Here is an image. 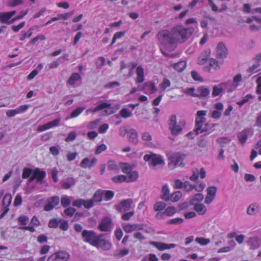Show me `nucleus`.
I'll return each instance as SVG.
<instances>
[{"instance_id": "5", "label": "nucleus", "mask_w": 261, "mask_h": 261, "mask_svg": "<svg viewBox=\"0 0 261 261\" xmlns=\"http://www.w3.org/2000/svg\"><path fill=\"white\" fill-rule=\"evenodd\" d=\"M207 111L205 110H199L196 113L195 119V128L194 132L196 135L199 134V130L202 129V126L206 121L205 116Z\"/></svg>"}, {"instance_id": "27", "label": "nucleus", "mask_w": 261, "mask_h": 261, "mask_svg": "<svg viewBox=\"0 0 261 261\" xmlns=\"http://www.w3.org/2000/svg\"><path fill=\"white\" fill-rule=\"evenodd\" d=\"M186 65L187 63L185 61H180L176 63L171 64V66L179 72L183 71L185 69Z\"/></svg>"}, {"instance_id": "64", "label": "nucleus", "mask_w": 261, "mask_h": 261, "mask_svg": "<svg viewBox=\"0 0 261 261\" xmlns=\"http://www.w3.org/2000/svg\"><path fill=\"white\" fill-rule=\"evenodd\" d=\"M135 212L134 211L125 213L122 215L121 219L124 221H128L130 219V217L133 216Z\"/></svg>"}, {"instance_id": "42", "label": "nucleus", "mask_w": 261, "mask_h": 261, "mask_svg": "<svg viewBox=\"0 0 261 261\" xmlns=\"http://www.w3.org/2000/svg\"><path fill=\"white\" fill-rule=\"evenodd\" d=\"M102 196L105 197L106 201L111 200L114 196V192L111 190H103Z\"/></svg>"}, {"instance_id": "31", "label": "nucleus", "mask_w": 261, "mask_h": 261, "mask_svg": "<svg viewBox=\"0 0 261 261\" xmlns=\"http://www.w3.org/2000/svg\"><path fill=\"white\" fill-rule=\"evenodd\" d=\"M119 168H121L122 172L124 174H127L133 170V167L128 163L120 162Z\"/></svg>"}, {"instance_id": "63", "label": "nucleus", "mask_w": 261, "mask_h": 261, "mask_svg": "<svg viewBox=\"0 0 261 261\" xmlns=\"http://www.w3.org/2000/svg\"><path fill=\"white\" fill-rule=\"evenodd\" d=\"M191 76H192V77L194 79V80H195L196 81H199V82L203 81V79L201 77V76H200L199 73L195 70H193L191 71Z\"/></svg>"}, {"instance_id": "16", "label": "nucleus", "mask_w": 261, "mask_h": 261, "mask_svg": "<svg viewBox=\"0 0 261 261\" xmlns=\"http://www.w3.org/2000/svg\"><path fill=\"white\" fill-rule=\"evenodd\" d=\"M217 57L219 58H225L226 57L228 52L227 49L223 42H219L217 47Z\"/></svg>"}, {"instance_id": "26", "label": "nucleus", "mask_w": 261, "mask_h": 261, "mask_svg": "<svg viewBox=\"0 0 261 261\" xmlns=\"http://www.w3.org/2000/svg\"><path fill=\"white\" fill-rule=\"evenodd\" d=\"M259 211V206L256 203H252L248 206L246 213L249 215H254Z\"/></svg>"}, {"instance_id": "60", "label": "nucleus", "mask_w": 261, "mask_h": 261, "mask_svg": "<svg viewBox=\"0 0 261 261\" xmlns=\"http://www.w3.org/2000/svg\"><path fill=\"white\" fill-rule=\"evenodd\" d=\"M77 136V134L75 132H70L68 136L65 138V141L68 142L69 141H73L74 140Z\"/></svg>"}, {"instance_id": "3", "label": "nucleus", "mask_w": 261, "mask_h": 261, "mask_svg": "<svg viewBox=\"0 0 261 261\" xmlns=\"http://www.w3.org/2000/svg\"><path fill=\"white\" fill-rule=\"evenodd\" d=\"M143 160L148 162L149 165L153 167L165 164L164 160L161 155L152 152L145 154L143 156Z\"/></svg>"}, {"instance_id": "43", "label": "nucleus", "mask_w": 261, "mask_h": 261, "mask_svg": "<svg viewBox=\"0 0 261 261\" xmlns=\"http://www.w3.org/2000/svg\"><path fill=\"white\" fill-rule=\"evenodd\" d=\"M119 115L121 117L126 119L132 116V113L127 109L123 108L120 111Z\"/></svg>"}, {"instance_id": "23", "label": "nucleus", "mask_w": 261, "mask_h": 261, "mask_svg": "<svg viewBox=\"0 0 261 261\" xmlns=\"http://www.w3.org/2000/svg\"><path fill=\"white\" fill-rule=\"evenodd\" d=\"M186 122L184 120L181 121L179 122V124H176L175 125H173L169 129L171 131V133L173 135H178L181 131L182 127L181 125L185 126Z\"/></svg>"}, {"instance_id": "20", "label": "nucleus", "mask_w": 261, "mask_h": 261, "mask_svg": "<svg viewBox=\"0 0 261 261\" xmlns=\"http://www.w3.org/2000/svg\"><path fill=\"white\" fill-rule=\"evenodd\" d=\"M76 182L75 179L72 177H68L63 179L61 181L62 187L64 189H68L70 187L75 185Z\"/></svg>"}, {"instance_id": "58", "label": "nucleus", "mask_w": 261, "mask_h": 261, "mask_svg": "<svg viewBox=\"0 0 261 261\" xmlns=\"http://www.w3.org/2000/svg\"><path fill=\"white\" fill-rule=\"evenodd\" d=\"M28 11L29 10L26 11H21L18 16L11 19L9 22L13 23L15 21L22 18L28 13Z\"/></svg>"}, {"instance_id": "40", "label": "nucleus", "mask_w": 261, "mask_h": 261, "mask_svg": "<svg viewBox=\"0 0 261 261\" xmlns=\"http://www.w3.org/2000/svg\"><path fill=\"white\" fill-rule=\"evenodd\" d=\"M112 180L116 184L122 183L123 182H127L126 175H119L114 176L112 178Z\"/></svg>"}, {"instance_id": "7", "label": "nucleus", "mask_w": 261, "mask_h": 261, "mask_svg": "<svg viewBox=\"0 0 261 261\" xmlns=\"http://www.w3.org/2000/svg\"><path fill=\"white\" fill-rule=\"evenodd\" d=\"M46 176L45 171L37 168L34 169L33 175L29 178L28 182H31L36 180V182L39 184H42L44 182V179Z\"/></svg>"}, {"instance_id": "24", "label": "nucleus", "mask_w": 261, "mask_h": 261, "mask_svg": "<svg viewBox=\"0 0 261 261\" xmlns=\"http://www.w3.org/2000/svg\"><path fill=\"white\" fill-rule=\"evenodd\" d=\"M220 68L218 61L215 59H210L208 66L203 67L205 71H210L211 68L217 70Z\"/></svg>"}, {"instance_id": "12", "label": "nucleus", "mask_w": 261, "mask_h": 261, "mask_svg": "<svg viewBox=\"0 0 261 261\" xmlns=\"http://www.w3.org/2000/svg\"><path fill=\"white\" fill-rule=\"evenodd\" d=\"M12 201V196L10 194H6L3 197L2 211L3 213L0 215V219H2L9 211V206Z\"/></svg>"}, {"instance_id": "35", "label": "nucleus", "mask_w": 261, "mask_h": 261, "mask_svg": "<svg viewBox=\"0 0 261 261\" xmlns=\"http://www.w3.org/2000/svg\"><path fill=\"white\" fill-rule=\"evenodd\" d=\"M210 57V52L205 51L198 59L197 62L199 65H203L207 61Z\"/></svg>"}, {"instance_id": "54", "label": "nucleus", "mask_w": 261, "mask_h": 261, "mask_svg": "<svg viewBox=\"0 0 261 261\" xmlns=\"http://www.w3.org/2000/svg\"><path fill=\"white\" fill-rule=\"evenodd\" d=\"M76 212V209L74 207H67L64 211L65 215L68 217H72Z\"/></svg>"}, {"instance_id": "49", "label": "nucleus", "mask_w": 261, "mask_h": 261, "mask_svg": "<svg viewBox=\"0 0 261 261\" xmlns=\"http://www.w3.org/2000/svg\"><path fill=\"white\" fill-rule=\"evenodd\" d=\"M125 32L124 31H121V32H116L113 36V37L112 38V42L110 44V45H112L113 44H114L118 39H120L122 38L125 35Z\"/></svg>"}, {"instance_id": "13", "label": "nucleus", "mask_w": 261, "mask_h": 261, "mask_svg": "<svg viewBox=\"0 0 261 261\" xmlns=\"http://www.w3.org/2000/svg\"><path fill=\"white\" fill-rule=\"evenodd\" d=\"M231 82L228 81L215 85L213 88L212 96L216 97L222 94L224 90L227 89V86L230 85Z\"/></svg>"}, {"instance_id": "34", "label": "nucleus", "mask_w": 261, "mask_h": 261, "mask_svg": "<svg viewBox=\"0 0 261 261\" xmlns=\"http://www.w3.org/2000/svg\"><path fill=\"white\" fill-rule=\"evenodd\" d=\"M126 176L127 182H134L137 180L138 178V172L137 171H131L127 174Z\"/></svg>"}, {"instance_id": "33", "label": "nucleus", "mask_w": 261, "mask_h": 261, "mask_svg": "<svg viewBox=\"0 0 261 261\" xmlns=\"http://www.w3.org/2000/svg\"><path fill=\"white\" fill-rule=\"evenodd\" d=\"M150 244L156 248L160 251L168 249L167 244L164 243L151 241Z\"/></svg>"}, {"instance_id": "45", "label": "nucleus", "mask_w": 261, "mask_h": 261, "mask_svg": "<svg viewBox=\"0 0 261 261\" xmlns=\"http://www.w3.org/2000/svg\"><path fill=\"white\" fill-rule=\"evenodd\" d=\"M107 166L108 169L110 171H118L119 169V165L118 166L115 162L112 160L108 162Z\"/></svg>"}, {"instance_id": "44", "label": "nucleus", "mask_w": 261, "mask_h": 261, "mask_svg": "<svg viewBox=\"0 0 261 261\" xmlns=\"http://www.w3.org/2000/svg\"><path fill=\"white\" fill-rule=\"evenodd\" d=\"M10 19V17H9L7 12H0V21L2 23L11 24L12 23L9 22Z\"/></svg>"}, {"instance_id": "39", "label": "nucleus", "mask_w": 261, "mask_h": 261, "mask_svg": "<svg viewBox=\"0 0 261 261\" xmlns=\"http://www.w3.org/2000/svg\"><path fill=\"white\" fill-rule=\"evenodd\" d=\"M81 79V76L78 73H72L69 79H68V83L70 85H73L75 83Z\"/></svg>"}, {"instance_id": "4", "label": "nucleus", "mask_w": 261, "mask_h": 261, "mask_svg": "<svg viewBox=\"0 0 261 261\" xmlns=\"http://www.w3.org/2000/svg\"><path fill=\"white\" fill-rule=\"evenodd\" d=\"M82 237L85 242L94 246L99 237V234L97 235L94 230L84 229L82 231Z\"/></svg>"}, {"instance_id": "22", "label": "nucleus", "mask_w": 261, "mask_h": 261, "mask_svg": "<svg viewBox=\"0 0 261 261\" xmlns=\"http://www.w3.org/2000/svg\"><path fill=\"white\" fill-rule=\"evenodd\" d=\"M128 141L132 143L137 144L138 143V133L134 128H131L128 132Z\"/></svg>"}, {"instance_id": "18", "label": "nucleus", "mask_w": 261, "mask_h": 261, "mask_svg": "<svg viewBox=\"0 0 261 261\" xmlns=\"http://www.w3.org/2000/svg\"><path fill=\"white\" fill-rule=\"evenodd\" d=\"M143 90L146 94H153L157 91V88L154 83L146 82L143 84Z\"/></svg>"}, {"instance_id": "8", "label": "nucleus", "mask_w": 261, "mask_h": 261, "mask_svg": "<svg viewBox=\"0 0 261 261\" xmlns=\"http://www.w3.org/2000/svg\"><path fill=\"white\" fill-rule=\"evenodd\" d=\"M134 203L132 199L128 198L121 201L119 203L114 205V207L119 213H123L128 211Z\"/></svg>"}, {"instance_id": "57", "label": "nucleus", "mask_w": 261, "mask_h": 261, "mask_svg": "<svg viewBox=\"0 0 261 261\" xmlns=\"http://www.w3.org/2000/svg\"><path fill=\"white\" fill-rule=\"evenodd\" d=\"M18 220L20 224L24 226L28 224L29 219L28 216H20L18 217Z\"/></svg>"}, {"instance_id": "46", "label": "nucleus", "mask_w": 261, "mask_h": 261, "mask_svg": "<svg viewBox=\"0 0 261 261\" xmlns=\"http://www.w3.org/2000/svg\"><path fill=\"white\" fill-rule=\"evenodd\" d=\"M176 213V210L174 206H168L164 211V214L167 216H172Z\"/></svg>"}, {"instance_id": "51", "label": "nucleus", "mask_w": 261, "mask_h": 261, "mask_svg": "<svg viewBox=\"0 0 261 261\" xmlns=\"http://www.w3.org/2000/svg\"><path fill=\"white\" fill-rule=\"evenodd\" d=\"M231 141V139L228 137H222L219 138L217 140V142L221 145L223 147L227 144H228Z\"/></svg>"}, {"instance_id": "29", "label": "nucleus", "mask_w": 261, "mask_h": 261, "mask_svg": "<svg viewBox=\"0 0 261 261\" xmlns=\"http://www.w3.org/2000/svg\"><path fill=\"white\" fill-rule=\"evenodd\" d=\"M204 198V196L201 193H197L193 196L190 200V205H194L199 203Z\"/></svg>"}, {"instance_id": "50", "label": "nucleus", "mask_w": 261, "mask_h": 261, "mask_svg": "<svg viewBox=\"0 0 261 261\" xmlns=\"http://www.w3.org/2000/svg\"><path fill=\"white\" fill-rule=\"evenodd\" d=\"M195 241L202 246L206 245L210 243V240L209 239H206L203 237H197L195 239Z\"/></svg>"}, {"instance_id": "32", "label": "nucleus", "mask_w": 261, "mask_h": 261, "mask_svg": "<svg viewBox=\"0 0 261 261\" xmlns=\"http://www.w3.org/2000/svg\"><path fill=\"white\" fill-rule=\"evenodd\" d=\"M194 210L200 215H204L206 211V206L203 203H198L193 205Z\"/></svg>"}, {"instance_id": "36", "label": "nucleus", "mask_w": 261, "mask_h": 261, "mask_svg": "<svg viewBox=\"0 0 261 261\" xmlns=\"http://www.w3.org/2000/svg\"><path fill=\"white\" fill-rule=\"evenodd\" d=\"M34 170L29 168L25 167L22 170V177L23 179H28L33 175Z\"/></svg>"}, {"instance_id": "38", "label": "nucleus", "mask_w": 261, "mask_h": 261, "mask_svg": "<svg viewBox=\"0 0 261 261\" xmlns=\"http://www.w3.org/2000/svg\"><path fill=\"white\" fill-rule=\"evenodd\" d=\"M166 206V204L163 201H158L153 205V210L155 212H161L164 210Z\"/></svg>"}, {"instance_id": "10", "label": "nucleus", "mask_w": 261, "mask_h": 261, "mask_svg": "<svg viewBox=\"0 0 261 261\" xmlns=\"http://www.w3.org/2000/svg\"><path fill=\"white\" fill-rule=\"evenodd\" d=\"M113 227L112 219L110 217L107 216L101 219L98 228L101 231L110 232L112 231Z\"/></svg>"}, {"instance_id": "30", "label": "nucleus", "mask_w": 261, "mask_h": 261, "mask_svg": "<svg viewBox=\"0 0 261 261\" xmlns=\"http://www.w3.org/2000/svg\"><path fill=\"white\" fill-rule=\"evenodd\" d=\"M102 190L98 189L94 193L91 199L93 202L99 203L102 200Z\"/></svg>"}, {"instance_id": "21", "label": "nucleus", "mask_w": 261, "mask_h": 261, "mask_svg": "<svg viewBox=\"0 0 261 261\" xmlns=\"http://www.w3.org/2000/svg\"><path fill=\"white\" fill-rule=\"evenodd\" d=\"M160 198L163 200L168 202L170 200V191L168 185L165 184L162 187Z\"/></svg>"}, {"instance_id": "28", "label": "nucleus", "mask_w": 261, "mask_h": 261, "mask_svg": "<svg viewBox=\"0 0 261 261\" xmlns=\"http://www.w3.org/2000/svg\"><path fill=\"white\" fill-rule=\"evenodd\" d=\"M136 72L137 75L136 83H142L144 80V69L141 66H139L137 68Z\"/></svg>"}, {"instance_id": "1", "label": "nucleus", "mask_w": 261, "mask_h": 261, "mask_svg": "<svg viewBox=\"0 0 261 261\" xmlns=\"http://www.w3.org/2000/svg\"><path fill=\"white\" fill-rule=\"evenodd\" d=\"M194 29L192 27L186 28L182 25L174 27L171 32L163 30L158 34V37L161 43L169 51L174 50L178 42H184L192 34Z\"/></svg>"}, {"instance_id": "61", "label": "nucleus", "mask_w": 261, "mask_h": 261, "mask_svg": "<svg viewBox=\"0 0 261 261\" xmlns=\"http://www.w3.org/2000/svg\"><path fill=\"white\" fill-rule=\"evenodd\" d=\"M183 184V188L186 191L190 192L194 189V185L191 184L189 181H186L184 182Z\"/></svg>"}, {"instance_id": "47", "label": "nucleus", "mask_w": 261, "mask_h": 261, "mask_svg": "<svg viewBox=\"0 0 261 261\" xmlns=\"http://www.w3.org/2000/svg\"><path fill=\"white\" fill-rule=\"evenodd\" d=\"M184 219L181 218H175L169 220L167 222V224L178 225L182 223Z\"/></svg>"}, {"instance_id": "62", "label": "nucleus", "mask_w": 261, "mask_h": 261, "mask_svg": "<svg viewBox=\"0 0 261 261\" xmlns=\"http://www.w3.org/2000/svg\"><path fill=\"white\" fill-rule=\"evenodd\" d=\"M192 175L190 176V179L193 181H196L199 177V171L197 169L194 168L192 170Z\"/></svg>"}, {"instance_id": "52", "label": "nucleus", "mask_w": 261, "mask_h": 261, "mask_svg": "<svg viewBox=\"0 0 261 261\" xmlns=\"http://www.w3.org/2000/svg\"><path fill=\"white\" fill-rule=\"evenodd\" d=\"M171 85V82L169 80L164 78L163 82L160 84L159 87L163 90H165L167 88L169 87Z\"/></svg>"}, {"instance_id": "9", "label": "nucleus", "mask_w": 261, "mask_h": 261, "mask_svg": "<svg viewBox=\"0 0 261 261\" xmlns=\"http://www.w3.org/2000/svg\"><path fill=\"white\" fill-rule=\"evenodd\" d=\"M69 257L70 254L68 252L61 250L50 255L47 261H67Z\"/></svg>"}, {"instance_id": "11", "label": "nucleus", "mask_w": 261, "mask_h": 261, "mask_svg": "<svg viewBox=\"0 0 261 261\" xmlns=\"http://www.w3.org/2000/svg\"><path fill=\"white\" fill-rule=\"evenodd\" d=\"M102 237L103 234H99V237L94 246L97 248H101L105 251H108L112 248V244L110 241L102 239Z\"/></svg>"}, {"instance_id": "48", "label": "nucleus", "mask_w": 261, "mask_h": 261, "mask_svg": "<svg viewBox=\"0 0 261 261\" xmlns=\"http://www.w3.org/2000/svg\"><path fill=\"white\" fill-rule=\"evenodd\" d=\"M61 203L63 207H67L70 205L71 201L68 196L65 195L61 198Z\"/></svg>"}, {"instance_id": "17", "label": "nucleus", "mask_w": 261, "mask_h": 261, "mask_svg": "<svg viewBox=\"0 0 261 261\" xmlns=\"http://www.w3.org/2000/svg\"><path fill=\"white\" fill-rule=\"evenodd\" d=\"M123 229L126 233H130L136 230H142L143 229V224H130L129 223H126L123 225Z\"/></svg>"}, {"instance_id": "2", "label": "nucleus", "mask_w": 261, "mask_h": 261, "mask_svg": "<svg viewBox=\"0 0 261 261\" xmlns=\"http://www.w3.org/2000/svg\"><path fill=\"white\" fill-rule=\"evenodd\" d=\"M120 108L119 105H117L115 106H112L110 103L105 102L103 100H100L94 108L92 110L94 113L104 110V115L108 116L112 115L115 113Z\"/></svg>"}, {"instance_id": "41", "label": "nucleus", "mask_w": 261, "mask_h": 261, "mask_svg": "<svg viewBox=\"0 0 261 261\" xmlns=\"http://www.w3.org/2000/svg\"><path fill=\"white\" fill-rule=\"evenodd\" d=\"M255 96L251 94H248L242 99L237 102V104L240 107H242L245 103H247L250 99H253Z\"/></svg>"}, {"instance_id": "56", "label": "nucleus", "mask_w": 261, "mask_h": 261, "mask_svg": "<svg viewBox=\"0 0 261 261\" xmlns=\"http://www.w3.org/2000/svg\"><path fill=\"white\" fill-rule=\"evenodd\" d=\"M247 137V133L245 131L242 132L238 135L239 140L242 144H244L246 142Z\"/></svg>"}, {"instance_id": "25", "label": "nucleus", "mask_w": 261, "mask_h": 261, "mask_svg": "<svg viewBox=\"0 0 261 261\" xmlns=\"http://www.w3.org/2000/svg\"><path fill=\"white\" fill-rule=\"evenodd\" d=\"M215 126V124L212 123H206L205 124L202 126V129L199 130V134L203 133H206V134L204 135H206L207 134H210L213 130V128Z\"/></svg>"}, {"instance_id": "6", "label": "nucleus", "mask_w": 261, "mask_h": 261, "mask_svg": "<svg viewBox=\"0 0 261 261\" xmlns=\"http://www.w3.org/2000/svg\"><path fill=\"white\" fill-rule=\"evenodd\" d=\"M184 158L185 155L184 154H181L179 153L171 154L169 157V167L171 169H174L176 166L184 167L185 164H183L182 162Z\"/></svg>"}, {"instance_id": "53", "label": "nucleus", "mask_w": 261, "mask_h": 261, "mask_svg": "<svg viewBox=\"0 0 261 261\" xmlns=\"http://www.w3.org/2000/svg\"><path fill=\"white\" fill-rule=\"evenodd\" d=\"M217 187L215 186L210 187L207 188V195L215 198L217 192Z\"/></svg>"}, {"instance_id": "15", "label": "nucleus", "mask_w": 261, "mask_h": 261, "mask_svg": "<svg viewBox=\"0 0 261 261\" xmlns=\"http://www.w3.org/2000/svg\"><path fill=\"white\" fill-rule=\"evenodd\" d=\"M210 90L206 88L200 86L196 89V94H194L195 97H198L199 99L209 97Z\"/></svg>"}, {"instance_id": "59", "label": "nucleus", "mask_w": 261, "mask_h": 261, "mask_svg": "<svg viewBox=\"0 0 261 261\" xmlns=\"http://www.w3.org/2000/svg\"><path fill=\"white\" fill-rule=\"evenodd\" d=\"M83 206L85 208L90 209L94 206V202L91 199L85 200L84 199Z\"/></svg>"}, {"instance_id": "14", "label": "nucleus", "mask_w": 261, "mask_h": 261, "mask_svg": "<svg viewBox=\"0 0 261 261\" xmlns=\"http://www.w3.org/2000/svg\"><path fill=\"white\" fill-rule=\"evenodd\" d=\"M60 199L59 196H55L51 197L48 202L44 205V210L46 212L50 211L59 204Z\"/></svg>"}, {"instance_id": "19", "label": "nucleus", "mask_w": 261, "mask_h": 261, "mask_svg": "<svg viewBox=\"0 0 261 261\" xmlns=\"http://www.w3.org/2000/svg\"><path fill=\"white\" fill-rule=\"evenodd\" d=\"M247 244L250 249L255 250L260 246V241L257 237H251L248 239Z\"/></svg>"}, {"instance_id": "55", "label": "nucleus", "mask_w": 261, "mask_h": 261, "mask_svg": "<svg viewBox=\"0 0 261 261\" xmlns=\"http://www.w3.org/2000/svg\"><path fill=\"white\" fill-rule=\"evenodd\" d=\"M85 108L82 107H79L73 110L70 115L71 118H75L81 114L84 110Z\"/></svg>"}, {"instance_id": "37", "label": "nucleus", "mask_w": 261, "mask_h": 261, "mask_svg": "<svg viewBox=\"0 0 261 261\" xmlns=\"http://www.w3.org/2000/svg\"><path fill=\"white\" fill-rule=\"evenodd\" d=\"M182 196V193L180 191H177L173 192L170 196V200L173 202L178 201Z\"/></svg>"}]
</instances>
